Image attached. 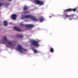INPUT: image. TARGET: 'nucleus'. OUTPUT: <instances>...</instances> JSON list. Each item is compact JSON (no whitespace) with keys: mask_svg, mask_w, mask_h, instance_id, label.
<instances>
[{"mask_svg":"<svg viewBox=\"0 0 78 78\" xmlns=\"http://www.w3.org/2000/svg\"><path fill=\"white\" fill-rule=\"evenodd\" d=\"M2 40L3 41L2 43L5 44V45H6V44H7L10 45H12L13 46H14V45H16V41H13L12 42L10 41H8V39H7V38L5 36H4L3 37Z\"/></svg>","mask_w":78,"mask_h":78,"instance_id":"nucleus-1","label":"nucleus"},{"mask_svg":"<svg viewBox=\"0 0 78 78\" xmlns=\"http://www.w3.org/2000/svg\"><path fill=\"white\" fill-rule=\"evenodd\" d=\"M24 17L25 19L30 18V19H31L34 22H38V21H39V20L37 19L31 15H25L24 16Z\"/></svg>","mask_w":78,"mask_h":78,"instance_id":"nucleus-2","label":"nucleus"},{"mask_svg":"<svg viewBox=\"0 0 78 78\" xmlns=\"http://www.w3.org/2000/svg\"><path fill=\"white\" fill-rule=\"evenodd\" d=\"M18 51L20 52L21 53H23V50L25 51H27V49H23L22 46L20 45H18V47L16 48Z\"/></svg>","mask_w":78,"mask_h":78,"instance_id":"nucleus-3","label":"nucleus"},{"mask_svg":"<svg viewBox=\"0 0 78 78\" xmlns=\"http://www.w3.org/2000/svg\"><path fill=\"white\" fill-rule=\"evenodd\" d=\"M20 25L21 27L25 26L26 28H33V27H34V25L32 24H26L25 25L24 24L21 23Z\"/></svg>","mask_w":78,"mask_h":78,"instance_id":"nucleus-4","label":"nucleus"},{"mask_svg":"<svg viewBox=\"0 0 78 78\" xmlns=\"http://www.w3.org/2000/svg\"><path fill=\"white\" fill-rule=\"evenodd\" d=\"M32 44L33 46H35L38 47H39V42L37 41H32Z\"/></svg>","mask_w":78,"mask_h":78,"instance_id":"nucleus-5","label":"nucleus"},{"mask_svg":"<svg viewBox=\"0 0 78 78\" xmlns=\"http://www.w3.org/2000/svg\"><path fill=\"white\" fill-rule=\"evenodd\" d=\"M76 11V9H66L64 10V12H72V11H74L75 12Z\"/></svg>","mask_w":78,"mask_h":78,"instance_id":"nucleus-6","label":"nucleus"},{"mask_svg":"<svg viewBox=\"0 0 78 78\" xmlns=\"http://www.w3.org/2000/svg\"><path fill=\"white\" fill-rule=\"evenodd\" d=\"M35 3H36L37 5H39L40 6H41V5H44V2L42 1H40L38 0H36L35 1Z\"/></svg>","mask_w":78,"mask_h":78,"instance_id":"nucleus-7","label":"nucleus"},{"mask_svg":"<svg viewBox=\"0 0 78 78\" xmlns=\"http://www.w3.org/2000/svg\"><path fill=\"white\" fill-rule=\"evenodd\" d=\"M11 17L13 20H16L17 18V15L16 14H13L11 15Z\"/></svg>","mask_w":78,"mask_h":78,"instance_id":"nucleus-8","label":"nucleus"},{"mask_svg":"<svg viewBox=\"0 0 78 78\" xmlns=\"http://www.w3.org/2000/svg\"><path fill=\"white\" fill-rule=\"evenodd\" d=\"M13 29L15 30H16V31H22V30L20 28L17 27H13Z\"/></svg>","mask_w":78,"mask_h":78,"instance_id":"nucleus-9","label":"nucleus"},{"mask_svg":"<svg viewBox=\"0 0 78 78\" xmlns=\"http://www.w3.org/2000/svg\"><path fill=\"white\" fill-rule=\"evenodd\" d=\"M39 20L40 21V22H42L44 20V19L42 16H41L39 17Z\"/></svg>","mask_w":78,"mask_h":78,"instance_id":"nucleus-10","label":"nucleus"},{"mask_svg":"<svg viewBox=\"0 0 78 78\" xmlns=\"http://www.w3.org/2000/svg\"><path fill=\"white\" fill-rule=\"evenodd\" d=\"M16 36H17L18 37H20V38H22L23 37V36L21 34H17L16 35Z\"/></svg>","mask_w":78,"mask_h":78,"instance_id":"nucleus-11","label":"nucleus"},{"mask_svg":"<svg viewBox=\"0 0 78 78\" xmlns=\"http://www.w3.org/2000/svg\"><path fill=\"white\" fill-rule=\"evenodd\" d=\"M4 26H7L8 25V23H7V21H3Z\"/></svg>","mask_w":78,"mask_h":78,"instance_id":"nucleus-12","label":"nucleus"},{"mask_svg":"<svg viewBox=\"0 0 78 78\" xmlns=\"http://www.w3.org/2000/svg\"><path fill=\"white\" fill-rule=\"evenodd\" d=\"M23 13L24 14H28V13H29V11L27 10H25L23 12Z\"/></svg>","mask_w":78,"mask_h":78,"instance_id":"nucleus-13","label":"nucleus"},{"mask_svg":"<svg viewBox=\"0 0 78 78\" xmlns=\"http://www.w3.org/2000/svg\"><path fill=\"white\" fill-rule=\"evenodd\" d=\"M50 51L51 53H53V52H54V49H53V48H51L50 49Z\"/></svg>","mask_w":78,"mask_h":78,"instance_id":"nucleus-14","label":"nucleus"},{"mask_svg":"<svg viewBox=\"0 0 78 78\" xmlns=\"http://www.w3.org/2000/svg\"><path fill=\"white\" fill-rule=\"evenodd\" d=\"M32 50L34 51V52L35 53H38L37 52V50L36 49H33Z\"/></svg>","mask_w":78,"mask_h":78,"instance_id":"nucleus-15","label":"nucleus"},{"mask_svg":"<svg viewBox=\"0 0 78 78\" xmlns=\"http://www.w3.org/2000/svg\"><path fill=\"white\" fill-rule=\"evenodd\" d=\"M27 9H28V7H27V6H26L24 7L23 9L25 11L27 10Z\"/></svg>","mask_w":78,"mask_h":78,"instance_id":"nucleus-16","label":"nucleus"},{"mask_svg":"<svg viewBox=\"0 0 78 78\" xmlns=\"http://www.w3.org/2000/svg\"><path fill=\"white\" fill-rule=\"evenodd\" d=\"M5 5V3L3 2L2 3L0 2V6H2V5Z\"/></svg>","mask_w":78,"mask_h":78,"instance_id":"nucleus-17","label":"nucleus"},{"mask_svg":"<svg viewBox=\"0 0 78 78\" xmlns=\"http://www.w3.org/2000/svg\"><path fill=\"white\" fill-rule=\"evenodd\" d=\"M74 16V15H69V17H73Z\"/></svg>","mask_w":78,"mask_h":78,"instance_id":"nucleus-18","label":"nucleus"},{"mask_svg":"<svg viewBox=\"0 0 78 78\" xmlns=\"http://www.w3.org/2000/svg\"><path fill=\"white\" fill-rule=\"evenodd\" d=\"M65 17H69V15H66L65 16Z\"/></svg>","mask_w":78,"mask_h":78,"instance_id":"nucleus-19","label":"nucleus"},{"mask_svg":"<svg viewBox=\"0 0 78 78\" xmlns=\"http://www.w3.org/2000/svg\"><path fill=\"white\" fill-rule=\"evenodd\" d=\"M9 5V3H7L6 4V6H8V5Z\"/></svg>","mask_w":78,"mask_h":78,"instance_id":"nucleus-20","label":"nucleus"},{"mask_svg":"<svg viewBox=\"0 0 78 78\" xmlns=\"http://www.w3.org/2000/svg\"><path fill=\"white\" fill-rule=\"evenodd\" d=\"M72 18H70L69 19V20H72Z\"/></svg>","mask_w":78,"mask_h":78,"instance_id":"nucleus-21","label":"nucleus"},{"mask_svg":"<svg viewBox=\"0 0 78 78\" xmlns=\"http://www.w3.org/2000/svg\"><path fill=\"white\" fill-rule=\"evenodd\" d=\"M9 2H11V1H12V0H8Z\"/></svg>","mask_w":78,"mask_h":78,"instance_id":"nucleus-22","label":"nucleus"},{"mask_svg":"<svg viewBox=\"0 0 78 78\" xmlns=\"http://www.w3.org/2000/svg\"><path fill=\"white\" fill-rule=\"evenodd\" d=\"M50 18H51V16H49Z\"/></svg>","mask_w":78,"mask_h":78,"instance_id":"nucleus-23","label":"nucleus"},{"mask_svg":"<svg viewBox=\"0 0 78 78\" xmlns=\"http://www.w3.org/2000/svg\"><path fill=\"white\" fill-rule=\"evenodd\" d=\"M1 0V1H3V0Z\"/></svg>","mask_w":78,"mask_h":78,"instance_id":"nucleus-24","label":"nucleus"},{"mask_svg":"<svg viewBox=\"0 0 78 78\" xmlns=\"http://www.w3.org/2000/svg\"><path fill=\"white\" fill-rule=\"evenodd\" d=\"M77 12H78V10H77Z\"/></svg>","mask_w":78,"mask_h":78,"instance_id":"nucleus-25","label":"nucleus"}]
</instances>
